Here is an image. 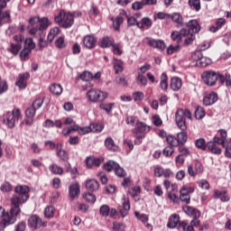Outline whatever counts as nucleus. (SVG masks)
Wrapping results in <instances>:
<instances>
[{"label":"nucleus","instance_id":"obj_22","mask_svg":"<svg viewBox=\"0 0 231 231\" xmlns=\"http://www.w3.org/2000/svg\"><path fill=\"white\" fill-rule=\"evenodd\" d=\"M220 144H217L216 141H209L207 143V149H208L209 152L212 154H221L223 150L219 147Z\"/></svg>","mask_w":231,"mask_h":231},{"label":"nucleus","instance_id":"obj_15","mask_svg":"<svg viewBox=\"0 0 231 231\" xmlns=\"http://www.w3.org/2000/svg\"><path fill=\"white\" fill-rule=\"evenodd\" d=\"M228 191L226 189L219 190L215 189L213 198L215 199H220L223 203H226L227 201H230V197L227 195Z\"/></svg>","mask_w":231,"mask_h":231},{"label":"nucleus","instance_id":"obj_11","mask_svg":"<svg viewBox=\"0 0 231 231\" xmlns=\"http://www.w3.org/2000/svg\"><path fill=\"white\" fill-rule=\"evenodd\" d=\"M30 79V73L23 72L19 74L17 80L15 82V86L19 88V89H26L28 86V80Z\"/></svg>","mask_w":231,"mask_h":231},{"label":"nucleus","instance_id":"obj_64","mask_svg":"<svg viewBox=\"0 0 231 231\" xmlns=\"http://www.w3.org/2000/svg\"><path fill=\"white\" fill-rule=\"evenodd\" d=\"M55 44L59 50H62L66 46V43L64 42V37H59L56 40Z\"/></svg>","mask_w":231,"mask_h":231},{"label":"nucleus","instance_id":"obj_29","mask_svg":"<svg viewBox=\"0 0 231 231\" xmlns=\"http://www.w3.org/2000/svg\"><path fill=\"white\" fill-rule=\"evenodd\" d=\"M49 171L52 174H55V176H62L64 174V169L57 165V163H52L51 166H49Z\"/></svg>","mask_w":231,"mask_h":231},{"label":"nucleus","instance_id":"obj_51","mask_svg":"<svg viewBox=\"0 0 231 231\" xmlns=\"http://www.w3.org/2000/svg\"><path fill=\"white\" fill-rule=\"evenodd\" d=\"M83 199H86L88 203H95V201H97V197L90 192L84 193Z\"/></svg>","mask_w":231,"mask_h":231},{"label":"nucleus","instance_id":"obj_16","mask_svg":"<svg viewBox=\"0 0 231 231\" xmlns=\"http://www.w3.org/2000/svg\"><path fill=\"white\" fill-rule=\"evenodd\" d=\"M37 110L33 106H29L25 110V125H33V118Z\"/></svg>","mask_w":231,"mask_h":231},{"label":"nucleus","instance_id":"obj_6","mask_svg":"<svg viewBox=\"0 0 231 231\" xmlns=\"http://www.w3.org/2000/svg\"><path fill=\"white\" fill-rule=\"evenodd\" d=\"M87 97L89 102L97 103V102H104L109 95L107 92H104L98 89H91L87 92Z\"/></svg>","mask_w":231,"mask_h":231},{"label":"nucleus","instance_id":"obj_54","mask_svg":"<svg viewBox=\"0 0 231 231\" xmlns=\"http://www.w3.org/2000/svg\"><path fill=\"white\" fill-rule=\"evenodd\" d=\"M162 154L165 158H171L174 154V148L172 146H166L162 151Z\"/></svg>","mask_w":231,"mask_h":231},{"label":"nucleus","instance_id":"obj_13","mask_svg":"<svg viewBox=\"0 0 231 231\" xmlns=\"http://www.w3.org/2000/svg\"><path fill=\"white\" fill-rule=\"evenodd\" d=\"M183 37H186L184 40L185 46H190L194 41H196V33H199V30L198 31H190V30H182Z\"/></svg>","mask_w":231,"mask_h":231},{"label":"nucleus","instance_id":"obj_21","mask_svg":"<svg viewBox=\"0 0 231 231\" xmlns=\"http://www.w3.org/2000/svg\"><path fill=\"white\" fill-rule=\"evenodd\" d=\"M130 210H131V201H129V199L124 198L123 206L119 207L120 216H122L123 217H125L129 214Z\"/></svg>","mask_w":231,"mask_h":231},{"label":"nucleus","instance_id":"obj_49","mask_svg":"<svg viewBox=\"0 0 231 231\" xmlns=\"http://www.w3.org/2000/svg\"><path fill=\"white\" fill-rule=\"evenodd\" d=\"M189 5L196 12L201 10V2L199 0H189Z\"/></svg>","mask_w":231,"mask_h":231},{"label":"nucleus","instance_id":"obj_42","mask_svg":"<svg viewBox=\"0 0 231 231\" xmlns=\"http://www.w3.org/2000/svg\"><path fill=\"white\" fill-rule=\"evenodd\" d=\"M195 147L200 151H207V141L204 138H199L195 141Z\"/></svg>","mask_w":231,"mask_h":231},{"label":"nucleus","instance_id":"obj_7","mask_svg":"<svg viewBox=\"0 0 231 231\" xmlns=\"http://www.w3.org/2000/svg\"><path fill=\"white\" fill-rule=\"evenodd\" d=\"M28 226L32 230H39V228H44L48 226V222L42 221V218L37 215H32L28 219Z\"/></svg>","mask_w":231,"mask_h":231},{"label":"nucleus","instance_id":"obj_38","mask_svg":"<svg viewBox=\"0 0 231 231\" xmlns=\"http://www.w3.org/2000/svg\"><path fill=\"white\" fill-rule=\"evenodd\" d=\"M187 140H189V135L185 131L177 134V142L179 143V145H185Z\"/></svg>","mask_w":231,"mask_h":231},{"label":"nucleus","instance_id":"obj_18","mask_svg":"<svg viewBox=\"0 0 231 231\" xmlns=\"http://www.w3.org/2000/svg\"><path fill=\"white\" fill-rule=\"evenodd\" d=\"M218 98L219 97L217 96V93L211 92L204 97L203 104L204 106H214V104L217 102Z\"/></svg>","mask_w":231,"mask_h":231},{"label":"nucleus","instance_id":"obj_55","mask_svg":"<svg viewBox=\"0 0 231 231\" xmlns=\"http://www.w3.org/2000/svg\"><path fill=\"white\" fill-rule=\"evenodd\" d=\"M145 97V95L142 91H135L133 93V98L135 102H142L143 98Z\"/></svg>","mask_w":231,"mask_h":231},{"label":"nucleus","instance_id":"obj_37","mask_svg":"<svg viewBox=\"0 0 231 231\" xmlns=\"http://www.w3.org/2000/svg\"><path fill=\"white\" fill-rule=\"evenodd\" d=\"M171 37L173 42L180 44V42H181V39H183V31H180V32L178 31H173L171 34Z\"/></svg>","mask_w":231,"mask_h":231},{"label":"nucleus","instance_id":"obj_20","mask_svg":"<svg viewBox=\"0 0 231 231\" xmlns=\"http://www.w3.org/2000/svg\"><path fill=\"white\" fill-rule=\"evenodd\" d=\"M148 44L152 48H155L156 50H159V51H164L165 48H167L165 42L162 40L149 39Z\"/></svg>","mask_w":231,"mask_h":231},{"label":"nucleus","instance_id":"obj_31","mask_svg":"<svg viewBox=\"0 0 231 231\" xmlns=\"http://www.w3.org/2000/svg\"><path fill=\"white\" fill-rule=\"evenodd\" d=\"M160 88L162 91L165 92H167V89H169V77L166 73H162L161 75Z\"/></svg>","mask_w":231,"mask_h":231},{"label":"nucleus","instance_id":"obj_39","mask_svg":"<svg viewBox=\"0 0 231 231\" xmlns=\"http://www.w3.org/2000/svg\"><path fill=\"white\" fill-rule=\"evenodd\" d=\"M58 158H60V160L61 162H65V165H68V163H69V153H68V152L66 150L63 151H60L57 153Z\"/></svg>","mask_w":231,"mask_h":231},{"label":"nucleus","instance_id":"obj_9","mask_svg":"<svg viewBox=\"0 0 231 231\" xmlns=\"http://www.w3.org/2000/svg\"><path fill=\"white\" fill-rule=\"evenodd\" d=\"M194 192V188L190 186H183L180 189V199L183 203H186V205H190V194Z\"/></svg>","mask_w":231,"mask_h":231},{"label":"nucleus","instance_id":"obj_53","mask_svg":"<svg viewBox=\"0 0 231 231\" xmlns=\"http://www.w3.org/2000/svg\"><path fill=\"white\" fill-rule=\"evenodd\" d=\"M42 104H44V98H36L32 102L31 106L37 111L38 109H41V107H42Z\"/></svg>","mask_w":231,"mask_h":231},{"label":"nucleus","instance_id":"obj_44","mask_svg":"<svg viewBox=\"0 0 231 231\" xmlns=\"http://www.w3.org/2000/svg\"><path fill=\"white\" fill-rule=\"evenodd\" d=\"M99 107L103 111H106V113H107V115H109V113H111V111H113V107H115V103H101L99 105Z\"/></svg>","mask_w":231,"mask_h":231},{"label":"nucleus","instance_id":"obj_5","mask_svg":"<svg viewBox=\"0 0 231 231\" xmlns=\"http://www.w3.org/2000/svg\"><path fill=\"white\" fill-rule=\"evenodd\" d=\"M103 168L105 169V171H107V172H111V171H114L117 178H125V176H127V171H125L124 168H122L120 164H118L115 161H108L103 165Z\"/></svg>","mask_w":231,"mask_h":231},{"label":"nucleus","instance_id":"obj_50","mask_svg":"<svg viewBox=\"0 0 231 231\" xmlns=\"http://www.w3.org/2000/svg\"><path fill=\"white\" fill-rule=\"evenodd\" d=\"M178 151L182 156H190V150H189V147L185 146V144H180Z\"/></svg>","mask_w":231,"mask_h":231},{"label":"nucleus","instance_id":"obj_4","mask_svg":"<svg viewBox=\"0 0 231 231\" xmlns=\"http://www.w3.org/2000/svg\"><path fill=\"white\" fill-rule=\"evenodd\" d=\"M187 118L192 120V113L189 109L180 108L175 113V122L180 131H187Z\"/></svg>","mask_w":231,"mask_h":231},{"label":"nucleus","instance_id":"obj_43","mask_svg":"<svg viewBox=\"0 0 231 231\" xmlns=\"http://www.w3.org/2000/svg\"><path fill=\"white\" fill-rule=\"evenodd\" d=\"M170 18L172 19L173 23H176V24H180V26L183 24V16L179 13L170 14Z\"/></svg>","mask_w":231,"mask_h":231},{"label":"nucleus","instance_id":"obj_19","mask_svg":"<svg viewBox=\"0 0 231 231\" xmlns=\"http://www.w3.org/2000/svg\"><path fill=\"white\" fill-rule=\"evenodd\" d=\"M69 196L72 200L80 196V185H79V182H74L69 186Z\"/></svg>","mask_w":231,"mask_h":231},{"label":"nucleus","instance_id":"obj_59","mask_svg":"<svg viewBox=\"0 0 231 231\" xmlns=\"http://www.w3.org/2000/svg\"><path fill=\"white\" fill-rule=\"evenodd\" d=\"M180 50H181V47L180 46V44L177 45H170L167 48V54L168 55H172V53H177V51H180Z\"/></svg>","mask_w":231,"mask_h":231},{"label":"nucleus","instance_id":"obj_28","mask_svg":"<svg viewBox=\"0 0 231 231\" xmlns=\"http://www.w3.org/2000/svg\"><path fill=\"white\" fill-rule=\"evenodd\" d=\"M100 185L98 184V181L96 180H88L86 182V189L89 190L90 192H95L98 190Z\"/></svg>","mask_w":231,"mask_h":231},{"label":"nucleus","instance_id":"obj_35","mask_svg":"<svg viewBox=\"0 0 231 231\" xmlns=\"http://www.w3.org/2000/svg\"><path fill=\"white\" fill-rule=\"evenodd\" d=\"M166 142L170 147H179L178 137L169 134L166 136Z\"/></svg>","mask_w":231,"mask_h":231},{"label":"nucleus","instance_id":"obj_61","mask_svg":"<svg viewBox=\"0 0 231 231\" xmlns=\"http://www.w3.org/2000/svg\"><path fill=\"white\" fill-rule=\"evenodd\" d=\"M163 167L162 166H154V170H153V176H155V178H162V176H163Z\"/></svg>","mask_w":231,"mask_h":231},{"label":"nucleus","instance_id":"obj_52","mask_svg":"<svg viewBox=\"0 0 231 231\" xmlns=\"http://www.w3.org/2000/svg\"><path fill=\"white\" fill-rule=\"evenodd\" d=\"M35 42H33V39L32 38H26L24 41V48H27L28 50H35Z\"/></svg>","mask_w":231,"mask_h":231},{"label":"nucleus","instance_id":"obj_10","mask_svg":"<svg viewBox=\"0 0 231 231\" xmlns=\"http://www.w3.org/2000/svg\"><path fill=\"white\" fill-rule=\"evenodd\" d=\"M199 52H195L191 56L193 60H196V64L199 68H207L208 66H210L212 64V60L203 56L199 58Z\"/></svg>","mask_w":231,"mask_h":231},{"label":"nucleus","instance_id":"obj_23","mask_svg":"<svg viewBox=\"0 0 231 231\" xmlns=\"http://www.w3.org/2000/svg\"><path fill=\"white\" fill-rule=\"evenodd\" d=\"M83 44L88 50H93L97 46V38L91 35H87L83 39Z\"/></svg>","mask_w":231,"mask_h":231},{"label":"nucleus","instance_id":"obj_27","mask_svg":"<svg viewBox=\"0 0 231 231\" xmlns=\"http://www.w3.org/2000/svg\"><path fill=\"white\" fill-rule=\"evenodd\" d=\"M180 223V215L173 214L170 217L168 220L167 226L168 228H176Z\"/></svg>","mask_w":231,"mask_h":231},{"label":"nucleus","instance_id":"obj_8","mask_svg":"<svg viewBox=\"0 0 231 231\" xmlns=\"http://www.w3.org/2000/svg\"><path fill=\"white\" fill-rule=\"evenodd\" d=\"M133 134H139L141 136H145L147 133H151V126L147 125L142 121H136L134 128L132 131Z\"/></svg>","mask_w":231,"mask_h":231},{"label":"nucleus","instance_id":"obj_60","mask_svg":"<svg viewBox=\"0 0 231 231\" xmlns=\"http://www.w3.org/2000/svg\"><path fill=\"white\" fill-rule=\"evenodd\" d=\"M226 23V21L224 18H219L216 23V26H211L209 30H219V28H223V26H225Z\"/></svg>","mask_w":231,"mask_h":231},{"label":"nucleus","instance_id":"obj_62","mask_svg":"<svg viewBox=\"0 0 231 231\" xmlns=\"http://www.w3.org/2000/svg\"><path fill=\"white\" fill-rule=\"evenodd\" d=\"M197 183L200 189H204L205 190H208V189H210V183H208L207 180H200L197 181Z\"/></svg>","mask_w":231,"mask_h":231},{"label":"nucleus","instance_id":"obj_63","mask_svg":"<svg viewBox=\"0 0 231 231\" xmlns=\"http://www.w3.org/2000/svg\"><path fill=\"white\" fill-rule=\"evenodd\" d=\"M225 149V154L226 158H231V140L227 142L225 146H222Z\"/></svg>","mask_w":231,"mask_h":231},{"label":"nucleus","instance_id":"obj_25","mask_svg":"<svg viewBox=\"0 0 231 231\" xmlns=\"http://www.w3.org/2000/svg\"><path fill=\"white\" fill-rule=\"evenodd\" d=\"M105 147L107 151H111L112 152H116L118 151V145L115 143V140L111 137H106L105 140Z\"/></svg>","mask_w":231,"mask_h":231},{"label":"nucleus","instance_id":"obj_2","mask_svg":"<svg viewBox=\"0 0 231 231\" xmlns=\"http://www.w3.org/2000/svg\"><path fill=\"white\" fill-rule=\"evenodd\" d=\"M201 79L209 88H214L216 84H217V80H219L221 86L226 84V87L228 89H231V75L230 73H226L225 75L216 72V70H206L201 74Z\"/></svg>","mask_w":231,"mask_h":231},{"label":"nucleus","instance_id":"obj_1","mask_svg":"<svg viewBox=\"0 0 231 231\" xmlns=\"http://www.w3.org/2000/svg\"><path fill=\"white\" fill-rule=\"evenodd\" d=\"M14 192L15 194L11 199L13 207L10 212L6 211L5 214L2 216L0 231L5 230L6 226H10V225H14L15 221H17V217L21 214V205H23L30 198V187L28 186H16Z\"/></svg>","mask_w":231,"mask_h":231},{"label":"nucleus","instance_id":"obj_36","mask_svg":"<svg viewBox=\"0 0 231 231\" xmlns=\"http://www.w3.org/2000/svg\"><path fill=\"white\" fill-rule=\"evenodd\" d=\"M23 48V43H11V47L8 49L9 53L12 55H19V51Z\"/></svg>","mask_w":231,"mask_h":231},{"label":"nucleus","instance_id":"obj_40","mask_svg":"<svg viewBox=\"0 0 231 231\" xmlns=\"http://www.w3.org/2000/svg\"><path fill=\"white\" fill-rule=\"evenodd\" d=\"M50 24H51V22H50L48 17L40 18L38 30H48Z\"/></svg>","mask_w":231,"mask_h":231},{"label":"nucleus","instance_id":"obj_45","mask_svg":"<svg viewBox=\"0 0 231 231\" xmlns=\"http://www.w3.org/2000/svg\"><path fill=\"white\" fill-rule=\"evenodd\" d=\"M206 115L207 113L205 112V108L200 106H197L195 111V118L197 120H201Z\"/></svg>","mask_w":231,"mask_h":231},{"label":"nucleus","instance_id":"obj_24","mask_svg":"<svg viewBox=\"0 0 231 231\" xmlns=\"http://www.w3.org/2000/svg\"><path fill=\"white\" fill-rule=\"evenodd\" d=\"M181 86H183V81L180 78H171L170 88L172 91H180L181 89Z\"/></svg>","mask_w":231,"mask_h":231},{"label":"nucleus","instance_id":"obj_47","mask_svg":"<svg viewBox=\"0 0 231 231\" xmlns=\"http://www.w3.org/2000/svg\"><path fill=\"white\" fill-rule=\"evenodd\" d=\"M136 82L138 86H143V88H145V86H147V78L143 76V74L138 72V75L136 77Z\"/></svg>","mask_w":231,"mask_h":231},{"label":"nucleus","instance_id":"obj_30","mask_svg":"<svg viewBox=\"0 0 231 231\" xmlns=\"http://www.w3.org/2000/svg\"><path fill=\"white\" fill-rule=\"evenodd\" d=\"M152 26V20L149 17H143L138 23H137V28L140 30L143 28H151Z\"/></svg>","mask_w":231,"mask_h":231},{"label":"nucleus","instance_id":"obj_56","mask_svg":"<svg viewBox=\"0 0 231 231\" xmlns=\"http://www.w3.org/2000/svg\"><path fill=\"white\" fill-rule=\"evenodd\" d=\"M99 212L101 216H103L104 217H107V216H109V212H111V208H109V206L107 205H103L100 207Z\"/></svg>","mask_w":231,"mask_h":231},{"label":"nucleus","instance_id":"obj_34","mask_svg":"<svg viewBox=\"0 0 231 231\" xmlns=\"http://www.w3.org/2000/svg\"><path fill=\"white\" fill-rule=\"evenodd\" d=\"M115 44V40L109 36H106L100 42V48H111Z\"/></svg>","mask_w":231,"mask_h":231},{"label":"nucleus","instance_id":"obj_58","mask_svg":"<svg viewBox=\"0 0 231 231\" xmlns=\"http://www.w3.org/2000/svg\"><path fill=\"white\" fill-rule=\"evenodd\" d=\"M54 214H55V208H53L52 206H49L45 208L44 216L46 217L51 218L53 217Z\"/></svg>","mask_w":231,"mask_h":231},{"label":"nucleus","instance_id":"obj_57","mask_svg":"<svg viewBox=\"0 0 231 231\" xmlns=\"http://www.w3.org/2000/svg\"><path fill=\"white\" fill-rule=\"evenodd\" d=\"M124 23V18L122 16H117L114 21H113V26L115 30H120V26Z\"/></svg>","mask_w":231,"mask_h":231},{"label":"nucleus","instance_id":"obj_17","mask_svg":"<svg viewBox=\"0 0 231 231\" xmlns=\"http://www.w3.org/2000/svg\"><path fill=\"white\" fill-rule=\"evenodd\" d=\"M182 210L185 212V214H187V216H189V217H201V211L196 208L184 206Z\"/></svg>","mask_w":231,"mask_h":231},{"label":"nucleus","instance_id":"obj_26","mask_svg":"<svg viewBox=\"0 0 231 231\" xmlns=\"http://www.w3.org/2000/svg\"><path fill=\"white\" fill-rule=\"evenodd\" d=\"M73 23H75V21L73 20V14L69 13L66 14L63 16V21L61 23L62 28H71V25L73 24Z\"/></svg>","mask_w":231,"mask_h":231},{"label":"nucleus","instance_id":"obj_3","mask_svg":"<svg viewBox=\"0 0 231 231\" xmlns=\"http://www.w3.org/2000/svg\"><path fill=\"white\" fill-rule=\"evenodd\" d=\"M21 118V110L19 108L13 109L12 112L7 111L1 116V122L9 129L15 127V122Z\"/></svg>","mask_w":231,"mask_h":231},{"label":"nucleus","instance_id":"obj_32","mask_svg":"<svg viewBox=\"0 0 231 231\" xmlns=\"http://www.w3.org/2000/svg\"><path fill=\"white\" fill-rule=\"evenodd\" d=\"M50 91L56 97L62 95V86L60 84L53 83L50 86Z\"/></svg>","mask_w":231,"mask_h":231},{"label":"nucleus","instance_id":"obj_48","mask_svg":"<svg viewBox=\"0 0 231 231\" xmlns=\"http://www.w3.org/2000/svg\"><path fill=\"white\" fill-rule=\"evenodd\" d=\"M89 127L91 133H102V131H104V125L100 123L90 124Z\"/></svg>","mask_w":231,"mask_h":231},{"label":"nucleus","instance_id":"obj_46","mask_svg":"<svg viewBox=\"0 0 231 231\" xmlns=\"http://www.w3.org/2000/svg\"><path fill=\"white\" fill-rule=\"evenodd\" d=\"M186 26L189 28V30H201V26L197 20H190L189 22L186 23Z\"/></svg>","mask_w":231,"mask_h":231},{"label":"nucleus","instance_id":"obj_41","mask_svg":"<svg viewBox=\"0 0 231 231\" xmlns=\"http://www.w3.org/2000/svg\"><path fill=\"white\" fill-rule=\"evenodd\" d=\"M30 53H32L31 49H28V47H23L22 51L20 52V59L22 61L28 60L30 59Z\"/></svg>","mask_w":231,"mask_h":231},{"label":"nucleus","instance_id":"obj_33","mask_svg":"<svg viewBox=\"0 0 231 231\" xmlns=\"http://www.w3.org/2000/svg\"><path fill=\"white\" fill-rule=\"evenodd\" d=\"M114 69L116 75H118V73H122V71H124V61L122 60L114 58Z\"/></svg>","mask_w":231,"mask_h":231},{"label":"nucleus","instance_id":"obj_12","mask_svg":"<svg viewBox=\"0 0 231 231\" xmlns=\"http://www.w3.org/2000/svg\"><path fill=\"white\" fill-rule=\"evenodd\" d=\"M11 0H0V26H3L5 23L10 21V13L5 12L1 14L3 8H6L7 3H10Z\"/></svg>","mask_w":231,"mask_h":231},{"label":"nucleus","instance_id":"obj_14","mask_svg":"<svg viewBox=\"0 0 231 231\" xmlns=\"http://www.w3.org/2000/svg\"><path fill=\"white\" fill-rule=\"evenodd\" d=\"M218 133H219V136H215L213 140L218 145H222V147H225V144L228 143V140H226L228 136V132L225 129H219Z\"/></svg>","mask_w":231,"mask_h":231}]
</instances>
